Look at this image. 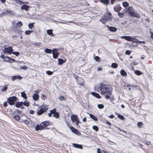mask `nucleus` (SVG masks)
Listing matches in <instances>:
<instances>
[{
  "label": "nucleus",
  "instance_id": "1",
  "mask_svg": "<svg viewBox=\"0 0 153 153\" xmlns=\"http://www.w3.org/2000/svg\"><path fill=\"white\" fill-rule=\"evenodd\" d=\"M99 87H95L94 90L98 92H100L102 95H105V98L107 100L109 99L111 102L114 100L112 94V87L110 85L105 84L102 83H99Z\"/></svg>",
  "mask_w": 153,
  "mask_h": 153
},
{
  "label": "nucleus",
  "instance_id": "2",
  "mask_svg": "<svg viewBox=\"0 0 153 153\" xmlns=\"http://www.w3.org/2000/svg\"><path fill=\"white\" fill-rule=\"evenodd\" d=\"M50 121H44L40 123L39 125L37 124L35 127V130L37 131L39 130H42L45 129V128L49 125Z\"/></svg>",
  "mask_w": 153,
  "mask_h": 153
},
{
  "label": "nucleus",
  "instance_id": "3",
  "mask_svg": "<svg viewBox=\"0 0 153 153\" xmlns=\"http://www.w3.org/2000/svg\"><path fill=\"white\" fill-rule=\"evenodd\" d=\"M111 14L109 12L105 14L100 20V21L103 24H105L109 21L111 20Z\"/></svg>",
  "mask_w": 153,
  "mask_h": 153
},
{
  "label": "nucleus",
  "instance_id": "4",
  "mask_svg": "<svg viewBox=\"0 0 153 153\" xmlns=\"http://www.w3.org/2000/svg\"><path fill=\"white\" fill-rule=\"evenodd\" d=\"M127 12L131 16L135 18L139 19L140 17V15L137 13V12H134L133 11L132 7H128L127 10Z\"/></svg>",
  "mask_w": 153,
  "mask_h": 153
},
{
  "label": "nucleus",
  "instance_id": "5",
  "mask_svg": "<svg viewBox=\"0 0 153 153\" xmlns=\"http://www.w3.org/2000/svg\"><path fill=\"white\" fill-rule=\"evenodd\" d=\"M17 100V98L16 97L12 96L8 97L7 99V101L10 105H12L15 104Z\"/></svg>",
  "mask_w": 153,
  "mask_h": 153
},
{
  "label": "nucleus",
  "instance_id": "6",
  "mask_svg": "<svg viewBox=\"0 0 153 153\" xmlns=\"http://www.w3.org/2000/svg\"><path fill=\"white\" fill-rule=\"evenodd\" d=\"M71 118L72 122L73 123L76 122V125L78 126L79 122L78 116L76 115H72Z\"/></svg>",
  "mask_w": 153,
  "mask_h": 153
},
{
  "label": "nucleus",
  "instance_id": "7",
  "mask_svg": "<svg viewBox=\"0 0 153 153\" xmlns=\"http://www.w3.org/2000/svg\"><path fill=\"white\" fill-rule=\"evenodd\" d=\"M75 77L76 80L77 82L78 85L82 86L84 85V80L82 78L77 76H76Z\"/></svg>",
  "mask_w": 153,
  "mask_h": 153
},
{
  "label": "nucleus",
  "instance_id": "8",
  "mask_svg": "<svg viewBox=\"0 0 153 153\" xmlns=\"http://www.w3.org/2000/svg\"><path fill=\"white\" fill-rule=\"evenodd\" d=\"M67 124L68 127L70 128L72 132L78 135H81L80 132L78 131L74 127L72 126H70L68 123H67Z\"/></svg>",
  "mask_w": 153,
  "mask_h": 153
},
{
  "label": "nucleus",
  "instance_id": "9",
  "mask_svg": "<svg viewBox=\"0 0 153 153\" xmlns=\"http://www.w3.org/2000/svg\"><path fill=\"white\" fill-rule=\"evenodd\" d=\"M52 53L53 58L54 59H56L59 54V53L58 51V50L56 48L53 49Z\"/></svg>",
  "mask_w": 153,
  "mask_h": 153
},
{
  "label": "nucleus",
  "instance_id": "10",
  "mask_svg": "<svg viewBox=\"0 0 153 153\" xmlns=\"http://www.w3.org/2000/svg\"><path fill=\"white\" fill-rule=\"evenodd\" d=\"M4 53H7L11 54L13 53V49L12 47H9L8 48H6L3 50Z\"/></svg>",
  "mask_w": 153,
  "mask_h": 153
},
{
  "label": "nucleus",
  "instance_id": "11",
  "mask_svg": "<svg viewBox=\"0 0 153 153\" xmlns=\"http://www.w3.org/2000/svg\"><path fill=\"white\" fill-rule=\"evenodd\" d=\"M48 108L47 107H45L43 108H41L37 113L38 115H41L43 113L46 112L48 110Z\"/></svg>",
  "mask_w": 153,
  "mask_h": 153
},
{
  "label": "nucleus",
  "instance_id": "12",
  "mask_svg": "<svg viewBox=\"0 0 153 153\" xmlns=\"http://www.w3.org/2000/svg\"><path fill=\"white\" fill-rule=\"evenodd\" d=\"M22 77L20 75H15L12 76L11 77V80L13 81H14L17 79H19L21 80L22 79Z\"/></svg>",
  "mask_w": 153,
  "mask_h": 153
},
{
  "label": "nucleus",
  "instance_id": "13",
  "mask_svg": "<svg viewBox=\"0 0 153 153\" xmlns=\"http://www.w3.org/2000/svg\"><path fill=\"white\" fill-rule=\"evenodd\" d=\"M122 9L121 7L119 5H117L114 6V9L115 11L118 12Z\"/></svg>",
  "mask_w": 153,
  "mask_h": 153
},
{
  "label": "nucleus",
  "instance_id": "14",
  "mask_svg": "<svg viewBox=\"0 0 153 153\" xmlns=\"http://www.w3.org/2000/svg\"><path fill=\"white\" fill-rule=\"evenodd\" d=\"M107 27L108 28V30L112 32H115L117 31V29L116 27H110L108 25Z\"/></svg>",
  "mask_w": 153,
  "mask_h": 153
},
{
  "label": "nucleus",
  "instance_id": "15",
  "mask_svg": "<svg viewBox=\"0 0 153 153\" xmlns=\"http://www.w3.org/2000/svg\"><path fill=\"white\" fill-rule=\"evenodd\" d=\"M29 8V6L27 5L24 4L21 7V9L22 10H25L27 11Z\"/></svg>",
  "mask_w": 153,
  "mask_h": 153
},
{
  "label": "nucleus",
  "instance_id": "16",
  "mask_svg": "<svg viewBox=\"0 0 153 153\" xmlns=\"http://www.w3.org/2000/svg\"><path fill=\"white\" fill-rule=\"evenodd\" d=\"M66 59H65V60H63L62 59L59 58L58 59V64L59 65H62L63 63H65L66 62Z\"/></svg>",
  "mask_w": 153,
  "mask_h": 153
},
{
  "label": "nucleus",
  "instance_id": "17",
  "mask_svg": "<svg viewBox=\"0 0 153 153\" xmlns=\"http://www.w3.org/2000/svg\"><path fill=\"white\" fill-rule=\"evenodd\" d=\"M91 94L97 98L100 99L101 97V96L98 94L96 92H92Z\"/></svg>",
  "mask_w": 153,
  "mask_h": 153
},
{
  "label": "nucleus",
  "instance_id": "18",
  "mask_svg": "<svg viewBox=\"0 0 153 153\" xmlns=\"http://www.w3.org/2000/svg\"><path fill=\"white\" fill-rule=\"evenodd\" d=\"M132 36H123L121 37L122 39H124L128 41H131Z\"/></svg>",
  "mask_w": 153,
  "mask_h": 153
},
{
  "label": "nucleus",
  "instance_id": "19",
  "mask_svg": "<svg viewBox=\"0 0 153 153\" xmlns=\"http://www.w3.org/2000/svg\"><path fill=\"white\" fill-rule=\"evenodd\" d=\"M73 146L75 148H77L80 149H82L83 148V147L82 145L79 144H77L76 143L73 144Z\"/></svg>",
  "mask_w": 153,
  "mask_h": 153
},
{
  "label": "nucleus",
  "instance_id": "20",
  "mask_svg": "<svg viewBox=\"0 0 153 153\" xmlns=\"http://www.w3.org/2000/svg\"><path fill=\"white\" fill-rule=\"evenodd\" d=\"M120 74L122 75V76H123L126 77L127 76V74L126 73V71L124 70H121L120 72Z\"/></svg>",
  "mask_w": 153,
  "mask_h": 153
},
{
  "label": "nucleus",
  "instance_id": "21",
  "mask_svg": "<svg viewBox=\"0 0 153 153\" xmlns=\"http://www.w3.org/2000/svg\"><path fill=\"white\" fill-rule=\"evenodd\" d=\"M23 105V102H17L15 104V106L17 108H19L22 106Z\"/></svg>",
  "mask_w": 153,
  "mask_h": 153
},
{
  "label": "nucleus",
  "instance_id": "22",
  "mask_svg": "<svg viewBox=\"0 0 153 153\" xmlns=\"http://www.w3.org/2000/svg\"><path fill=\"white\" fill-rule=\"evenodd\" d=\"M33 99L34 101H36L39 98L38 95L36 94H34L33 96Z\"/></svg>",
  "mask_w": 153,
  "mask_h": 153
},
{
  "label": "nucleus",
  "instance_id": "23",
  "mask_svg": "<svg viewBox=\"0 0 153 153\" xmlns=\"http://www.w3.org/2000/svg\"><path fill=\"white\" fill-rule=\"evenodd\" d=\"M109 0H100V1L104 4L108 5Z\"/></svg>",
  "mask_w": 153,
  "mask_h": 153
},
{
  "label": "nucleus",
  "instance_id": "24",
  "mask_svg": "<svg viewBox=\"0 0 153 153\" xmlns=\"http://www.w3.org/2000/svg\"><path fill=\"white\" fill-rule=\"evenodd\" d=\"M12 11L11 10H7L3 12L2 13V15H4L6 14H11Z\"/></svg>",
  "mask_w": 153,
  "mask_h": 153
},
{
  "label": "nucleus",
  "instance_id": "25",
  "mask_svg": "<svg viewBox=\"0 0 153 153\" xmlns=\"http://www.w3.org/2000/svg\"><path fill=\"white\" fill-rule=\"evenodd\" d=\"M111 67L113 68H116L118 66V64L116 63H113L111 64Z\"/></svg>",
  "mask_w": 153,
  "mask_h": 153
},
{
  "label": "nucleus",
  "instance_id": "26",
  "mask_svg": "<svg viewBox=\"0 0 153 153\" xmlns=\"http://www.w3.org/2000/svg\"><path fill=\"white\" fill-rule=\"evenodd\" d=\"M47 34L50 36L53 35V30L52 29L48 30H47Z\"/></svg>",
  "mask_w": 153,
  "mask_h": 153
},
{
  "label": "nucleus",
  "instance_id": "27",
  "mask_svg": "<svg viewBox=\"0 0 153 153\" xmlns=\"http://www.w3.org/2000/svg\"><path fill=\"white\" fill-rule=\"evenodd\" d=\"M45 52L48 53H51V52H52V50L48 49V48H46L45 50Z\"/></svg>",
  "mask_w": 153,
  "mask_h": 153
},
{
  "label": "nucleus",
  "instance_id": "28",
  "mask_svg": "<svg viewBox=\"0 0 153 153\" xmlns=\"http://www.w3.org/2000/svg\"><path fill=\"white\" fill-rule=\"evenodd\" d=\"M90 117L94 121H97L98 120L97 118L95 116L92 114H90Z\"/></svg>",
  "mask_w": 153,
  "mask_h": 153
},
{
  "label": "nucleus",
  "instance_id": "29",
  "mask_svg": "<svg viewBox=\"0 0 153 153\" xmlns=\"http://www.w3.org/2000/svg\"><path fill=\"white\" fill-rule=\"evenodd\" d=\"M23 104L25 106L28 107L30 105V103L28 101L25 100L24 102H23Z\"/></svg>",
  "mask_w": 153,
  "mask_h": 153
},
{
  "label": "nucleus",
  "instance_id": "30",
  "mask_svg": "<svg viewBox=\"0 0 153 153\" xmlns=\"http://www.w3.org/2000/svg\"><path fill=\"white\" fill-rule=\"evenodd\" d=\"M21 96L25 100H26L27 99V97L24 91L22 92L21 93Z\"/></svg>",
  "mask_w": 153,
  "mask_h": 153
},
{
  "label": "nucleus",
  "instance_id": "31",
  "mask_svg": "<svg viewBox=\"0 0 153 153\" xmlns=\"http://www.w3.org/2000/svg\"><path fill=\"white\" fill-rule=\"evenodd\" d=\"M134 73L136 75L138 76L142 74V72L141 71L138 70L135 71Z\"/></svg>",
  "mask_w": 153,
  "mask_h": 153
},
{
  "label": "nucleus",
  "instance_id": "32",
  "mask_svg": "<svg viewBox=\"0 0 153 153\" xmlns=\"http://www.w3.org/2000/svg\"><path fill=\"white\" fill-rule=\"evenodd\" d=\"M13 117H14V119L16 120L17 121H19L20 119V117L19 116V115H15Z\"/></svg>",
  "mask_w": 153,
  "mask_h": 153
},
{
  "label": "nucleus",
  "instance_id": "33",
  "mask_svg": "<svg viewBox=\"0 0 153 153\" xmlns=\"http://www.w3.org/2000/svg\"><path fill=\"white\" fill-rule=\"evenodd\" d=\"M138 40L135 39L134 37H132L131 41L133 43H137Z\"/></svg>",
  "mask_w": 153,
  "mask_h": 153
},
{
  "label": "nucleus",
  "instance_id": "34",
  "mask_svg": "<svg viewBox=\"0 0 153 153\" xmlns=\"http://www.w3.org/2000/svg\"><path fill=\"white\" fill-rule=\"evenodd\" d=\"M34 23H29L28 24V27H29V28L30 29H32L33 28V27H34L33 25L34 24Z\"/></svg>",
  "mask_w": 153,
  "mask_h": 153
},
{
  "label": "nucleus",
  "instance_id": "35",
  "mask_svg": "<svg viewBox=\"0 0 153 153\" xmlns=\"http://www.w3.org/2000/svg\"><path fill=\"white\" fill-rule=\"evenodd\" d=\"M115 113L117 115V117L119 118L122 120H124V118L123 116L119 114H118L117 113Z\"/></svg>",
  "mask_w": 153,
  "mask_h": 153
},
{
  "label": "nucleus",
  "instance_id": "36",
  "mask_svg": "<svg viewBox=\"0 0 153 153\" xmlns=\"http://www.w3.org/2000/svg\"><path fill=\"white\" fill-rule=\"evenodd\" d=\"M58 22L59 23H61L62 24H68V22L75 23V22H74L72 21H68V22Z\"/></svg>",
  "mask_w": 153,
  "mask_h": 153
},
{
  "label": "nucleus",
  "instance_id": "37",
  "mask_svg": "<svg viewBox=\"0 0 153 153\" xmlns=\"http://www.w3.org/2000/svg\"><path fill=\"white\" fill-rule=\"evenodd\" d=\"M92 128L93 130L95 131H98L99 130V128L97 126H94L92 127Z\"/></svg>",
  "mask_w": 153,
  "mask_h": 153
},
{
  "label": "nucleus",
  "instance_id": "38",
  "mask_svg": "<svg viewBox=\"0 0 153 153\" xmlns=\"http://www.w3.org/2000/svg\"><path fill=\"white\" fill-rule=\"evenodd\" d=\"M16 2L17 3H19L20 5L24 4V2L20 0H16Z\"/></svg>",
  "mask_w": 153,
  "mask_h": 153
},
{
  "label": "nucleus",
  "instance_id": "39",
  "mask_svg": "<svg viewBox=\"0 0 153 153\" xmlns=\"http://www.w3.org/2000/svg\"><path fill=\"white\" fill-rule=\"evenodd\" d=\"M33 30H28L25 31V33L26 35H28L30 34V33L33 32Z\"/></svg>",
  "mask_w": 153,
  "mask_h": 153
},
{
  "label": "nucleus",
  "instance_id": "40",
  "mask_svg": "<svg viewBox=\"0 0 153 153\" xmlns=\"http://www.w3.org/2000/svg\"><path fill=\"white\" fill-rule=\"evenodd\" d=\"M53 117H55L56 118H58L59 117V115L58 112H56L53 115Z\"/></svg>",
  "mask_w": 153,
  "mask_h": 153
},
{
  "label": "nucleus",
  "instance_id": "41",
  "mask_svg": "<svg viewBox=\"0 0 153 153\" xmlns=\"http://www.w3.org/2000/svg\"><path fill=\"white\" fill-rule=\"evenodd\" d=\"M118 14L119 17L120 18H123L124 15V13H121L120 12H118Z\"/></svg>",
  "mask_w": 153,
  "mask_h": 153
},
{
  "label": "nucleus",
  "instance_id": "42",
  "mask_svg": "<svg viewBox=\"0 0 153 153\" xmlns=\"http://www.w3.org/2000/svg\"><path fill=\"white\" fill-rule=\"evenodd\" d=\"M123 6L125 7H127L129 5L128 3L127 2H123Z\"/></svg>",
  "mask_w": 153,
  "mask_h": 153
},
{
  "label": "nucleus",
  "instance_id": "43",
  "mask_svg": "<svg viewBox=\"0 0 153 153\" xmlns=\"http://www.w3.org/2000/svg\"><path fill=\"white\" fill-rule=\"evenodd\" d=\"M7 89V86H5L3 88L1 89V91L2 92H4L6 91Z\"/></svg>",
  "mask_w": 153,
  "mask_h": 153
},
{
  "label": "nucleus",
  "instance_id": "44",
  "mask_svg": "<svg viewBox=\"0 0 153 153\" xmlns=\"http://www.w3.org/2000/svg\"><path fill=\"white\" fill-rule=\"evenodd\" d=\"M16 25L18 27H21L22 25V23L21 21H18L16 23Z\"/></svg>",
  "mask_w": 153,
  "mask_h": 153
},
{
  "label": "nucleus",
  "instance_id": "45",
  "mask_svg": "<svg viewBox=\"0 0 153 153\" xmlns=\"http://www.w3.org/2000/svg\"><path fill=\"white\" fill-rule=\"evenodd\" d=\"M94 59L97 62H100V58L98 56H95Z\"/></svg>",
  "mask_w": 153,
  "mask_h": 153
},
{
  "label": "nucleus",
  "instance_id": "46",
  "mask_svg": "<svg viewBox=\"0 0 153 153\" xmlns=\"http://www.w3.org/2000/svg\"><path fill=\"white\" fill-rule=\"evenodd\" d=\"M137 126L139 128H141V126L143 125V124L142 122H138L137 123Z\"/></svg>",
  "mask_w": 153,
  "mask_h": 153
},
{
  "label": "nucleus",
  "instance_id": "47",
  "mask_svg": "<svg viewBox=\"0 0 153 153\" xmlns=\"http://www.w3.org/2000/svg\"><path fill=\"white\" fill-rule=\"evenodd\" d=\"M97 106L100 109H102L104 107V105L102 104H99Z\"/></svg>",
  "mask_w": 153,
  "mask_h": 153
},
{
  "label": "nucleus",
  "instance_id": "48",
  "mask_svg": "<svg viewBox=\"0 0 153 153\" xmlns=\"http://www.w3.org/2000/svg\"><path fill=\"white\" fill-rule=\"evenodd\" d=\"M21 122H22V121H20ZM22 122H23L25 124L27 125H28L29 124V122L27 120H24L22 121Z\"/></svg>",
  "mask_w": 153,
  "mask_h": 153
},
{
  "label": "nucleus",
  "instance_id": "49",
  "mask_svg": "<svg viewBox=\"0 0 153 153\" xmlns=\"http://www.w3.org/2000/svg\"><path fill=\"white\" fill-rule=\"evenodd\" d=\"M50 112L52 114H53V115L54 114H55L56 112V109L55 108H54L53 110H51L50 111Z\"/></svg>",
  "mask_w": 153,
  "mask_h": 153
},
{
  "label": "nucleus",
  "instance_id": "50",
  "mask_svg": "<svg viewBox=\"0 0 153 153\" xmlns=\"http://www.w3.org/2000/svg\"><path fill=\"white\" fill-rule=\"evenodd\" d=\"M53 72L51 71H46V73L49 75H51L53 74Z\"/></svg>",
  "mask_w": 153,
  "mask_h": 153
},
{
  "label": "nucleus",
  "instance_id": "51",
  "mask_svg": "<svg viewBox=\"0 0 153 153\" xmlns=\"http://www.w3.org/2000/svg\"><path fill=\"white\" fill-rule=\"evenodd\" d=\"M4 60L6 62H8L9 61V60H10V57L9 56H7L5 57Z\"/></svg>",
  "mask_w": 153,
  "mask_h": 153
},
{
  "label": "nucleus",
  "instance_id": "52",
  "mask_svg": "<svg viewBox=\"0 0 153 153\" xmlns=\"http://www.w3.org/2000/svg\"><path fill=\"white\" fill-rule=\"evenodd\" d=\"M59 99L61 101L65 100L66 99L63 96H60L59 98Z\"/></svg>",
  "mask_w": 153,
  "mask_h": 153
},
{
  "label": "nucleus",
  "instance_id": "53",
  "mask_svg": "<svg viewBox=\"0 0 153 153\" xmlns=\"http://www.w3.org/2000/svg\"><path fill=\"white\" fill-rule=\"evenodd\" d=\"M20 68L22 69L25 70L27 69V67L26 66H21Z\"/></svg>",
  "mask_w": 153,
  "mask_h": 153
},
{
  "label": "nucleus",
  "instance_id": "54",
  "mask_svg": "<svg viewBox=\"0 0 153 153\" xmlns=\"http://www.w3.org/2000/svg\"><path fill=\"white\" fill-rule=\"evenodd\" d=\"M12 53L14 54L15 55L17 56L20 55V53L18 52H13V53Z\"/></svg>",
  "mask_w": 153,
  "mask_h": 153
},
{
  "label": "nucleus",
  "instance_id": "55",
  "mask_svg": "<svg viewBox=\"0 0 153 153\" xmlns=\"http://www.w3.org/2000/svg\"><path fill=\"white\" fill-rule=\"evenodd\" d=\"M42 99L44 100H45L46 99V97L45 95L44 94H42L41 96Z\"/></svg>",
  "mask_w": 153,
  "mask_h": 153
},
{
  "label": "nucleus",
  "instance_id": "56",
  "mask_svg": "<svg viewBox=\"0 0 153 153\" xmlns=\"http://www.w3.org/2000/svg\"><path fill=\"white\" fill-rule=\"evenodd\" d=\"M131 51H130L129 50H126L125 53L127 55H129L131 54Z\"/></svg>",
  "mask_w": 153,
  "mask_h": 153
},
{
  "label": "nucleus",
  "instance_id": "57",
  "mask_svg": "<svg viewBox=\"0 0 153 153\" xmlns=\"http://www.w3.org/2000/svg\"><path fill=\"white\" fill-rule=\"evenodd\" d=\"M15 61V60L13 59L10 58V60H9V62L10 63H12Z\"/></svg>",
  "mask_w": 153,
  "mask_h": 153
},
{
  "label": "nucleus",
  "instance_id": "58",
  "mask_svg": "<svg viewBox=\"0 0 153 153\" xmlns=\"http://www.w3.org/2000/svg\"><path fill=\"white\" fill-rule=\"evenodd\" d=\"M7 101L5 102H4L3 105L4 107H6L7 106Z\"/></svg>",
  "mask_w": 153,
  "mask_h": 153
},
{
  "label": "nucleus",
  "instance_id": "59",
  "mask_svg": "<svg viewBox=\"0 0 153 153\" xmlns=\"http://www.w3.org/2000/svg\"><path fill=\"white\" fill-rule=\"evenodd\" d=\"M137 43H139V44H144L145 43V42L144 41H141L139 40H138Z\"/></svg>",
  "mask_w": 153,
  "mask_h": 153
},
{
  "label": "nucleus",
  "instance_id": "60",
  "mask_svg": "<svg viewBox=\"0 0 153 153\" xmlns=\"http://www.w3.org/2000/svg\"><path fill=\"white\" fill-rule=\"evenodd\" d=\"M30 114H33L34 113V111L33 110H30L29 111Z\"/></svg>",
  "mask_w": 153,
  "mask_h": 153
},
{
  "label": "nucleus",
  "instance_id": "61",
  "mask_svg": "<svg viewBox=\"0 0 153 153\" xmlns=\"http://www.w3.org/2000/svg\"><path fill=\"white\" fill-rule=\"evenodd\" d=\"M35 45L36 46H39L41 45V43L40 42H36L35 43Z\"/></svg>",
  "mask_w": 153,
  "mask_h": 153
},
{
  "label": "nucleus",
  "instance_id": "62",
  "mask_svg": "<svg viewBox=\"0 0 153 153\" xmlns=\"http://www.w3.org/2000/svg\"><path fill=\"white\" fill-rule=\"evenodd\" d=\"M97 153H102L99 148L97 149Z\"/></svg>",
  "mask_w": 153,
  "mask_h": 153
},
{
  "label": "nucleus",
  "instance_id": "63",
  "mask_svg": "<svg viewBox=\"0 0 153 153\" xmlns=\"http://www.w3.org/2000/svg\"><path fill=\"white\" fill-rule=\"evenodd\" d=\"M16 111L17 113H19V114H20L21 113V111L18 109H17Z\"/></svg>",
  "mask_w": 153,
  "mask_h": 153
},
{
  "label": "nucleus",
  "instance_id": "64",
  "mask_svg": "<svg viewBox=\"0 0 153 153\" xmlns=\"http://www.w3.org/2000/svg\"><path fill=\"white\" fill-rule=\"evenodd\" d=\"M150 32L151 33V37L153 39V32L150 31Z\"/></svg>",
  "mask_w": 153,
  "mask_h": 153
}]
</instances>
